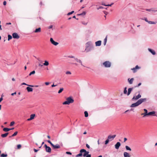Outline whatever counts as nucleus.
Returning a JSON list of instances; mask_svg holds the SVG:
<instances>
[{"label":"nucleus","mask_w":157,"mask_h":157,"mask_svg":"<svg viewBox=\"0 0 157 157\" xmlns=\"http://www.w3.org/2000/svg\"><path fill=\"white\" fill-rule=\"evenodd\" d=\"M147 100L146 98H141L138 100L136 102L132 104L131 105V107H135L138 106L143 102Z\"/></svg>","instance_id":"nucleus-1"},{"label":"nucleus","mask_w":157,"mask_h":157,"mask_svg":"<svg viewBox=\"0 0 157 157\" xmlns=\"http://www.w3.org/2000/svg\"><path fill=\"white\" fill-rule=\"evenodd\" d=\"M74 100L72 97H69L67 98L66 101L63 103V105H69L71 103H73Z\"/></svg>","instance_id":"nucleus-2"},{"label":"nucleus","mask_w":157,"mask_h":157,"mask_svg":"<svg viewBox=\"0 0 157 157\" xmlns=\"http://www.w3.org/2000/svg\"><path fill=\"white\" fill-rule=\"evenodd\" d=\"M73 61L74 62H76V63H74L75 65L76 66H78L79 64H80L81 66L83 67H85L83 65L81 60L77 57L76 58H75V60H73Z\"/></svg>","instance_id":"nucleus-3"},{"label":"nucleus","mask_w":157,"mask_h":157,"mask_svg":"<svg viewBox=\"0 0 157 157\" xmlns=\"http://www.w3.org/2000/svg\"><path fill=\"white\" fill-rule=\"evenodd\" d=\"M103 65L105 67H109L111 66V63L109 61H106L103 63Z\"/></svg>","instance_id":"nucleus-4"},{"label":"nucleus","mask_w":157,"mask_h":157,"mask_svg":"<svg viewBox=\"0 0 157 157\" xmlns=\"http://www.w3.org/2000/svg\"><path fill=\"white\" fill-rule=\"evenodd\" d=\"M80 153H83V154H82L83 156L84 157L86 156L88 154H89V152L88 151H87L84 149H82L80 150Z\"/></svg>","instance_id":"nucleus-5"},{"label":"nucleus","mask_w":157,"mask_h":157,"mask_svg":"<svg viewBox=\"0 0 157 157\" xmlns=\"http://www.w3.org/2000/svg\"><path fill=\"white\" fill-rule=\"evenodd\" d=\"M141 97V95L139 94L137 95H134L132 98V100L136 101L140 98Z\"/></svg>","instance_id":"nucleus-6"},{"label":"nucleus","mask_w":157,"mask_h":157,"mask_svg":"<svg viewBox=\"0 0 157 157\" xmlns=\"http://www.w3.org/2000/svg\"><path fill=\"white\" fill-rule=\"evenodd\" d=\"M50 41L52 44L55 46H57L59 44V43L55 41L52 38H50Z\"/></svg>","instance_id":"nucleus-7"},{"label":"nucleus","mask_w":157,"mask_h":157,"mask_svg":"<svg viewBox=\"0 0 157 157\" xmlns=\"http://www.w3.org/2000/svg\"><path fill=\"white\" fill-rule=\"evenodd\" d=\"M116 135H109L108 136V138L109 140L110 141L113 140L116 137Z\"/></svg>","instance_id":"nucleus-8"},{"label":"nucleus","mask_w":157,"mask_h":157,"mask_svg":"<svg viewBox=\"0 0 157 157\" xmlns=\"http://www.w3.org/2000/svg\"><path fill=\"white\" fill-rule=\"evenodd\" d=\"M144 113H142L141 114V115L142 116H143V117H144L146 116H148V113L147 110L146 109H144Z\"/></svg>","instance_id":"nucleus-9"},{"label":"nucleus","mask_w":157,"mask_h":157,"mask_svg":"<svg viewBox=\"0 0 157 157\" xmlns=\"http://www.w3.org/2000/svg\"><path fill=\"white\" fill-rule=\"evenodd\" d=\"M44 146L45 147L46 151L48 152H50L51 149L46 144H45Z\"/></svg>","instance_id":"nucleus-10"},{"label":"nucleus","mask_w":157,"mask_h":157,"mask_svg":"<svg viewBox=\"0 0 157 157\" xmlns=\"http://www.w3.org/2000/svg\"><path fill=\"white\" fill-rule=\"evenodd\" d=\"M35 114H33L30 115V118L27 119V121H30L34 119L35 117Z\"/></svg>","instance_id":"nucleus-11"},{"label":"nucleus","mask_w":157,"mask_h":157,"mask_svg":"<svg viewBox=\"0 0 157 157\" xmlns=\"http://www.w3.org/2000/svg\"><path fill=\"white\" fill-rule=\"evenodd\" d=\"M95 46H99L101 45V40H98L97 41H96L95 42Z\"/></svg>","instance_id":"nucleus-12"},{"label":"nucleus","mask_w":157,"mask_h":157,"mask_svg":"<svg viewBox=\"0 0 157 157\" xmlns=\"http://www.w3.org/2000/svg\"><path fill=\"white\" fill-rule=\"evenodd\" d=\"M12 36L14 38L18 39L19 37L18 35L16 33H14L12 34Z\"/></svg>","instance_id":"nucleus-13"},{"label":"nucleus","mask_w":157,"mask_h":157,"mask_svg":"<svg viewBox=\"0 0 157 157\" xmlns=\"http://www.w3.org/2000/svg\"><path fill=\"white\" fill-rule=\"evenodd\" d=\"M121 146V143L119 142H117L115 145V148L117 149H119Z\"/></svg>","instance_id":"nucleus-14"},{"label":"nucleus","mask_w":157,"mask_h":157,"mask_svg":"<svg viewBox=\"0 0 157 157\" xmlns=\"http://www.w3.org/2000/svg\"><path fill=\"white\" fill-rule=\"evenodd\" d=\"M148 50L152 55H155V52L154 50L149 48H148Z\"/></svg>","instance_id":"nucleus-15"},{"label":"nucleus","mask_w":157,"mask_h":157,"mask_svg":"<svg viewBox=\"0 0 157 157\" xmlns=\"http://www.w3.org/2000/svg\"><path fill=\"white\" fill-rule=\"evenodd\" d=\"M52 146L54 149L59 148L60 147V146L58 144L54 145L53 144L52 145Z\"/></svg>","instance_id":"nucleus-16"},{"label":"nucleus","mask_w":157,"mask_h":157,"mask_svg":"<svg viewBox=\"0 0 157 157\" xmlns=\"http://www.w3.org/2000/svg\"><path fill=\"white\" fill-rule=\"evenodd\" d=\"M30 87V86L27 87L26 88V89L27 90V91L29 92H31L33 91V89L32 88Z\"/></svg>","instance_id":"nucleus-17"},{"label":"nucleus","mask_w":157,"mask_h":157,"mask_svg":"<svg viewBox=\"0 0 157 157\" xmlns=\"http://www.w3.org/2000/svg\"><path fill=\"white\" fill-rule=\"evenodd\" d=\"M124 157H130L129 154L126 152L124 153Z\"/></svg>","instance_id":"nucleus-18"},{"label":"nucleus","mask_w":157,"mask_h":157,"mask_svg":"<svg viewBox=\"0 0 157 157\" xmlns=\"http://www.w3.org/2000/svg\"><path fill=\"white\" fill-rule=\"evenodd\" d=\"M21 85H26L28 86H29L31 87H33L34 86H35V87H37L38 86H37V85H36V86H34L33 85H29L27 84L26 83H24V82L22 83H21Z\"/></svg>","instance_id":"nucleus-19"},{"label":"nucleus","mask_w":157,"mask_h":157,"mask_svg":"<svg viewBox=\"0 0 157 157\" xmlns=\"http://www.w3.org/2000/svg\"><path fill=\"white\" fill-rule=\"evenodd\" d=\"M133 88H130L128 90V92L127 93V95L128 96L130 94Z\"/></svg>","instance_id":"nucleus-20"},{"label":"nucleus","mask_w":157,"mask_h":157,"mask_svg":"<svg viewBox=\"0 0 157 157\" xmlns=\"http://www.w3.org/2000/svg\"><path fill=\"white\" fill-rule=\"evenodd\" d=\"M140 68V67H139L138 65H136L135 68H132L131 69L134 72H136V69H139Z\"/></svg>","instance_id":"nucleus-21"},{"label":"nucleus","mask_w":157,"mask_h":157,"mask_svg":"<svg viewBox=\"0 0 157 157\" xmlns=\"http://www.w3.org/2000/svg\"><path fill=\"white\" fill-rule=\"evenodd\" d=\"M133 80H134L133 78H132L130 79L129 78H128V81L129 82V83L130 84H131L132 83Z\"/></svg>","instance_id":"nucleus-22"},{"label":"nucleus","mask_w":157,"mask_h":157,"mask_svg":"<svg viewBox=\"0 0 157 157\" xmlns=\"http://www.w3.org/2000/svg\"><path fill=\"white\" fill-rule=\"evenodd\" d=\"M49 63L48 61L45 60L44 61V63H43V65L45 66H48L49 65Z\"/></svg>","instance_id":"nucleus-23"},{"label":"nucleus","mask_w":157,"mask_h":157,"mask_svg":"<svg viewBox=\"0 0 157 157\" xmlns=\"http://www.w3.org/2000/svg\"><path fill=\"white\" fill-rule=\"evenodd\" d=\"M155 113V112L153 111L148 113V116L151 115Z\"/></svg>","instance_id":"nucleus-24"},{"label":"nucleus","mask_w":157,"mask_h":157,"mask_svg":"<svg viewBox=\"0 0 157 157\" xmlns=\"http://www.w3.org/2000/svg\"><path fill=\"white\" fill-rule=\"evenodd\" d=\"M41 31V28H39L38 29H36L35 32V33H38L40 32Z\"/></svg>","instance_id":"nucleus-25"},{"label":"nucleus","mask_w":157,"mask_h":157,"mask_svg":"<svg viewBox=\"0 0 157 157\" xmlns=\"http://www.w3.org/2000/svg\"><path fill=\"white\" fill-rule=\"evenodd\" d=\"M125 148L127 151H131V149L128 146H126Z\"/></svg>","instance_id":"nucleus-26"},{"label":"nucleus","mask_w":157,"mask_h":157,"mask_svg":"<svg viewBox=\"0 0 157 157\" xmlns=\"http://www.w3.org/2000/svg\"><path fill=\"white\" fill-rule=\"evenodd\" d=\"M8 134V133H6L5 134H2L1 135V136L3 138H4L6 137L7 135Z\"/></svg>","instance_id":"nucleus-27"},{"label":"nucleus","mask_w":157,"mask_h":157,"mask_svg":"<svg viewBox=\"0 0 157 157\" xmlns=\"http://www.w3.org/2000/svg\"><path fill=\"white\" fill-rule=\"evenodd\" d=\"M113 3H112L111 4H108V5H106L104 3H102V5L105 6H111L112 5H113Z\"/></svg>","instance_id":"nucleus-28"},{"label":"nucleus","mask_w":157,"mask_h":157,"mask_svg":"<svg viewBox=\"0 0 157 157\" xmlns=\"http://www.w3.org/2000/svg\"><path fill=\"white\" fill-rule=\"evenodd\" d=\"M92 45V43L90 41L88 42L86 44V45L88 46H90Z\"/></svg>","instance_id":"nucleus-29"},{"label":"nucleus","mask_w":157,"mask_h":157,"mask_svg":"<svg viewBox=\"0 0 157 157\" xmlns=\"http://www.w3.org/2000/svg\"><path fill=\"white\" fill-rule=\"evenodd\" d=\"M3 130L5 132H7L9 131L10 130V129L6 128H3Z\"/></svg>","instance_id":"nucleus-30"},{"label":"nucleus","mask_w":157,"mask_h":157,"mask_svg":"<svg viewBox=\"0 0 157 157\" xmlns=\"http://www.w3.org/2000/svg\"><path fill=\"white\" fill-rule=\"evenodd\" d=\"M86 14V12L85 11H83L81 13L78 14L77 15L78 16H81V15H85Z\"/></svg>","instance_id":"nucleus-31"},{"label":"nucleus","mask_w":157,"mask_h":157,"mask_svg":"<svg viewBox=\"0 0 157 157\" xmlns=\"http://www.w3.org/2000/svg\"><path fill=\"white\" fill-rule=\"evenodd\" d=\"M127 87H125L124 88V94H127Z\"/></svg>","instance_id":"nucleus-32"},{"label":"nucleus","mask_w":157,"mask_h":157,"mask_svg":"<svg viewBox=\"0 0 157 157\" xmlns=\"http://www.w3.org/2000/svg\"><path fill=\"white\" fill-rule=\"evenodd\" d=\"M107 41V36H106L104 40V45H105L106 44Z\"/></svg>","instance_id":"nucleus-33"},{"label":"nucleus","mask_w":157,"mask_h":157,"mask_svg":"<svg viewBox=\"0 0 157 157\" xmlns=\"http://www.w3.org/2000/svg\"><path fill=\"white\" fill-rule=\"evenodd\" d=\"M63 90V88H60V90H59L58 92V93L59 94H60L62 92V91Z\"/></svg>","instance_id":"nucleus-34"},{"label":"nucleus","mask_w":157,"mask_h":157,"mask_svg":"<svg viewBox=\"0 0 157 157\" xmlns=\"http://www.w3.org/2000/svg\"><path fill=\"white\" fill-rule=\"evenodd\" d=\"M148 23L150 24H155V23L154 21H148Z\"/></svg>","instance_id":"nucleus-35"},{"label":"nucleus","mask_w":157,"mask_h":157,"mask_svg":"<svg viewBox=\"0 0 157 157\" xmlns=\"http://www.w3.org/2000/svg\"><path fill=\"white\" fill-rule=\"evenodd\" d=\"M82 155V153H80L76 155V157H81Z\"/></svg>","instance_id":"nucleus-36"},{"label":"nucleus","mask_w":157,"mask_h":157,"mask_svg":"<svg viewBox=\"0 0 157 157\" xmlns=\"http://www.w3.org/2000/svg\"><path fill=\"white\" fill-rule=\"evenodd\" d=\"M85 116L86 117H87L88 116V112L86 111L84 112Z\"/></svg>","instance_id":"nucleus-37"},{"label":"nucleus","mask_w":157,"mask_h":157,"mask_svg":"<svg viewBox=\"0 0 157 157\" xmlns=\"http://www.w3.org/2000/svg\"><path fill=\"white\" fill-rule=\"evenodd\" d=\"M8 40H10L12 38V36L11 35H8Z\"/></svg>","instance_id":"nucleus-38"},{"label":"nucleus","mask_w":157,"mask_h":157,"mask_svg":"<svg viewBox=\"0 0 157 157\" xmlns=\"http://www.w3.org/2000/svg\"><path fill=\"white\" fill-rule=\"evenodd\" d=\"M76 57L74 56H68V57L70 58L73 59V60H75V58H76Z\"/></svg>","instance_id":"nucleus-39"},{"label":"nucleus","mask_w":157,"mask_h":157,"mask_svg":"<svg viewBox=\"0 0 157 157\" xmlns=\"http://www.w3.org/2000/svg\"><path fill=\"white\" fill-rule=\"evenodd\" d=\"M35 71H32L29 74V76H30L31 75H33V74H35Z\"/></svg>","instance_id":"nucleus-40"},{"label":"nucleus","mask_w":157,"mask_h":157,"mask_svg":"<svg viewBox=\"0 0 157 157\" xmlns=\"http://www.w3.org/2000/svg\"><path fill=\"white\" fill-rule=\"evenodd\" d=\"M110 141V140H109V139L108 138H107V139L105 140V144H107Z\"/></svg>","instance_id":"nucleus-41"},{"label":"nucleus","mask_w":157,"mask_h":157,"mask_svg":"<svg viewBox=\"0 0 157 157\" xmlns=\"http://www.w3.org/2000/svg\"><path fill=\"white\" fill-rule=\"evenodd\" d=\"M74 12V11H72L71 12H70L68 13H67V15H70L71 14H72Z\"/></svg>","instance_id":"nucleus-42"},{"label":"nucleus","mask_w":157,"mask_h":157,"mask_svg":"<svg viewBox=\"0 0 157 157\" xmlns=\"http://www.w3.org/2000/svg\"><path fill=\"white\" fill-rule=\"evenodd\" d=\"M7 156V154H2L1 155V156L2 157H6Z\"/></svg>","instance_id":"nucleus-43"},{"label":"nucleus","mask_w":157,"mask_h":157,"mask_svg":"<svg viewBox=\"0 0 157 157\" xmlns=\"http://www.w3.org/2000/svg\"><path fill=\"white\" fill-rule=\"evenodd\" d=\"M17 134V132H15L12 135V136H16Z\"/></svg>","instance_id":"nucleus-44"},{"label":"nucleus","mask_w":157,"mask_h":157,"mask_svg":"<svg viewBox=\"0 0 157 157\" xmlns=\"http://www.w3.org/2000/svg\"><path fill=\"white\" fill-rule=\"evenodd\" d=\"M21 144H18L17 145V147L18 149H19L21 147Z\"/></svg>","instance_id":"nucleus-45"},{"label":"nucleus","mask_w":157,"mask_h":157,"mask_svg":"<svg viewBox=\"0 0 157 157\" xmlns=\"http://www.w3.org/2000/svg\"><path fill=\"white\" fill-rule=\"evenodd\" d=\"M14 123H15L14 122V121L11 122L10 124V126H13L14 124Z\"/></svg>","instance_id":"nucleus-46"},{"label":"nucleus","mask_w":157,"mask_h":157,"mask_svg":"<svg viewBox=\"0 0 157 157\" xmlns=\"http://www.w3.org/2000/svg\"><path fill=\"white\" fill-rule=\"evenodd\" d=\"M66 153L67 154L71 155V152L67 151L66 152Z\"/></svg>","instance_id":"nucleus-47"},{"label":"nucleus","mask_w":157,"mask_h":157,"mask_svg":"<svg viewBox=\"0 0 157 157\" xmlns=\"http://www.w3.org/2000/svg\"><path fill=\"white\" fill-rule=\"evenodd\" d=\"M144 20L147 22L148 23V21H149L147 18H145L144 19Z\"/></svg>","instance_id":"nucleus-48"},{"label":"nucleus","mask_w":157,"mask_h":157,"mask_svg":"<svg viewBox=\"0 0 157 157\" xmlns=\"http://www.w3.org/2000/svg\"><path fill=\"white\" fill-rule=\"evenodd\" d=\"M48 142L52 146V145L53 144L51 142V141L50 140H48Z\"/></svg>","instance_id":"nucleus-49"},{"label":"nucleus","mask_w":157,"mask_h":157,"mask_svg":"<svg viewBox=\"0 0 157 157\" xmlns=\"http://www.w3.org/2000/svg\"><path fill=\"white\" fill-rule=\"evenodd\" d=\"M146 10L147 11H154V10H152L151 9H147Z\"/></svg>","instance_id":"nucleus-50"},{"label":"nucleus","mask_w":157,"mask_h":157,"mask_svg":"<svg viewBox=\"0 0 157 157\" xmlns=\"http://www.w3.org/2000/svg\"><path fill=\"white\" fill-rule=\"evenodd\" d=\"M16 94V92H14V93H12V94H11V95L12 96H13L14 95H15V94Z\"/></svg>","instance_id":"nucleus-51"},{"label":"nucleus","mask_w":157,"mask_h":157,"mask_svg":"<svg viewBox=\"0 0 157 157\" xmlns=\"http://www.w3.org/2000/svg\"><path fill=\"white\" fill-rule=\"evenodd\" d=\"M86 157H91V155L90 154L87 155L86 156Z\"/></svg>","instance_id":"nucleus-52"},{"label":"nucleus","mask_w":157,"mask_h":157,"mask_svg":"<svg viewBox=\"0 0 157 157\" xmlns=\"http://www.w3.org/2000/svg\"><path fill=\"white\" fill-rule=\"evenodd\" d=\"M86 147L87 148H90V146L88 144H86Z\"/></svg>","instance_id":"nucleus-53"},{"label":"nucleus","mask_w":157,"mask_h":157,"mask_svg":"<svg viewBox=\"0 0 157 157\" xmlns=\"http://www.w3.org/2000/svg\"><path fill=\"white\" fill-rule=\"evenodd\" d=\"M57 86V84L55 85L54 84H53L51 86L52 87H54L55 86Z\"/></svg>","instance_id":"nucleus-54"},{"label":"nucleus","mask_w":157,"mask_h":157,"mask_svg":"<svg viewBox=\"0 0 157 157\" xmlns=\"http://www.w3.org/2000/svg\"><path fill=\"white\" fill-rule=\"evenodd\" d=\"M66 74H71V72L70 71H67L66 72Z\"/></svg>","instance_id":"nucleus-55"},{"label":"nucleus","mask_w":157,"mask_h":157,"mask_svg":"<svg viewBox=\"0 0 157 157\" xmlns=\"http://www.w3.org/2000/svg\"><path fill=\"white\" fill-rule=\"evenodd\" d=\"M45 84L46 85H48L49 84V83L48 82H45Z\"/></svg>","instance_id":"nucleus-56"},{"label":"nucleus","mask_w":157,"mask_h":157,"mask_svg":"<svg viewBox=\"0 0 157 157\" xmlns=\"http://www.w3.org/2000/svg\"><path fill=\"white\" fill-rule=\"evenodd\" d=\"M3 5H5H5H6V1H4V2H3Z\"/></svg>","instance_id":"nucleus-57"},{"label":"nucleus","mask_w":157,"mask_h":157,"mask_svg":"<svg viewBox=\"0 0 157 157\" xmlns=\"http://www.w3.org/2000/svg\"><path fill=\"white\" fill-rule=\"evenodd\" d=\"M3 100L2 97L0 98V102Z\"/></svg>","instance_id":"nucleus-58"},{"label":"nucleus","mask_w":157,"mask_h":157,"mask_svg":"<svg viewBox=\"0 0 157 157\" xmlns=\"http://www.w3.org/2000/svg\"><path fill=\"white\" fill-rule=\"evenodd\" d=\"M34 151H35V152H37V151H38V150L36 149H34Z\"/></svg>","instance_id":"nucleus-59"},{"label":"nucleus","mask_w":157,"mask_h":157,"mask_svg":"<svg viewBox=\"0 0 157 157\" xmlns=\"http://www.w3.org/2000/svg\"><path fill=\"white\" fill-rule=\"evenodd\" d=\"M127 140V139L126 138H124V142H125Z\"/></svg>","instance_id":"nucleus-60"},{"label":"nucleus","mask_w":157,"mask_h":157,"mask_svg":"<svg viewBox=\"0 0 157 157\" xmlns=\"http://www.w3.org/2000/svg\"><path fill=\"white\" fill-rule=\"evenodd\" d=\"M141 83H140V82L138 84L137 86L138 87V86H140L141 85Z\"/></svg>","instance_id":"nucleus-61"},{"label":"nucleus","mask_w":157,"mask_h":157,"mask_svg":"<svg viewBox=\"0 0 157 157\" xmlns=\"http://www.w3.org/2000/svg\"><path fill=\"white\" fill-rule=\"evenodd\" d=\"M12 80L13 81H15V78H12Z\"/></svg>","instance_id":"nucleus-62"},{"label":"nucleus","mask_w":157,"mask_h":157,"mask_svg":"<svg viewBox=\"0 0 157 157\" xmlns=\"http://www.w3.org/2000/svg\"><path fill=\"white\" fill-rule=\"evenodd\" d=\"M52 25H51L49 27V29H51V28H52Z\"/></svg>","instance_id":"nucleus-63"},{"label":"nucleus","mask_w":157,"mask_h":157,"mask_svg":"<svg viewBox=\"0 0 157 157\" xmlns=\"http://www.w3.org/2000/svg\"><path fill=\"white\" fill-rule=\"evenodd\" d=\"M129 111V110H126V111L124 112V113H126V112H128V111Z\"/></svg>","instance_id":"nucleus-64"}]
</instances>
